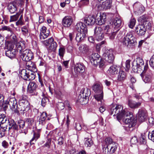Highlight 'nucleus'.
I'll use <instances>...</instances> for the list:
<instances>
[{"mask_svg": "<svg viewBox=\"0 0 154 154\" xmlns=\"http://www.w3.org/2000/svg\"><path fill=\"white\" fill-rule=\"evenodd\" d=\"M80 52L83 54H87L89 51V47L85 44L82 45L79 47Z\"/></svg>", "mask_w": 154, "mask_h": 154, "instance_id": "obj_32", "label": "nucleus"}, {"mask_svg": "<svg viewBox=\"0 0 154 154\" xmlns=\"http://www.w3.org/2000/svg\"><path fill=\"white\" fill-rule=\"evenodd\" d=\"M21 14V13L19 12L17 13L16 15L11 16L9 20L10 22L17 20Z\"/></svg>", "mask_w": 154, "mask_h": 154, "instance_id": "obj_46", "label": "nucleus"}, {"mask_svg": "<svg viewBox=\"0 0 154 154\" xmlns=\"http://www.w3.org/2000/svg\"><path fill=\"white\" fill-rule=\"evenodd\" d=\"M8 9L11 14L15 13L17 10V7H16L13 2L8 4Z\"/></svg>", "mask_w": 154, "mask_h": 154, "instance_id": "obj_33", "label": "nucleus"}, {"mask_svg": "<svg viewBox=\"0 0 154 154\" xmlns=\"http://www.w3.org/2000/svg\"><path fill=\"white\" fill-rule=\"evenodd\" d=\"M138 140L136 137H133L131 140V142L132 144H136L138 142Z\"/></svg>", "mask_w": 154, "mask_h": 154, "instance_id": "obj_60", "label": "nucleus"}, {"mask_svg": "<svg viewBox=\"0 0 154 154\" xmlns=\"http://www.w3.org/2000/svg\"><path fill=\"white\" fill-rule=\"evenodd\" d=\"M92 88L97 93L94 96L95 99L98 101H100L101 103L103 97L102 86L98 83H96L93 86Z\"/></svg>", "mask_w": 154, "mask_h": 154, "instance_id": "obj_5", "label": "nucleus"}, {"mask_svg": "<svg viewBox=\"0 0 154 154\" xmlns=\"http://www.w3.org/2000/svg\"><path fill=\"white\" fill-rule=\"evenodd\" d=\"M25 121L22 120H19L18 122L20 129L23 133L25 132L24 130L25 128Z\"/></svg>", "mask_w": 154, "mask_h": 154, "instance_id": "obj_41", "label": "nucleus"}, {"mask_svg": "<svg viewBox=\"0 0 154 154\" xmlns=\"http://www.w3.org/2000/svg\"><path fill=\"white\" fill-rule=\"evenodd\" d=\"M55 94L56 97L59 98H60L62 95L61 92L59 90H55Z\"/></svg>", "mask_w": 154, "mask_h": 154, "instance_id": "obj_59", "label": "nucleus"}, {"mask_svg": "<svg viewBox=\"0 0 154 154\" xmlns=\"http://www.w3.org/2000/svg\"><path fill=\"white\" fill-rule=\"evenodd\" d=\"M115 107L117 112L116 118L119 121L125 117V116H128L130 114L129 112L126 111L125 110H123V107L121 105H117Z\"/></svg>", "mask_w": 154, "mask_h": 154, "instance_id": "obj_6", "label": "nucleus"}, {"mask_svg": "<svg viewBox=\"0 0 154 154\" xmlns=\"http://www.w3.org/2000/svg\"><path fill=\"white\" fill-rule=\"evenodd\" d=\"M113 24L115 26V28H118L121 26L122 20L120 18L116 17L114 20Z\"/></svg>", "mask_w": 154, "mask_h": 154, "instance_id": "obj_38", "label": "nucleus"}, {"mask_svg": "<svg viewBox=\"0 0 154 154\" xmlns=\"http://www.w3.org/2000/svg\"><path fill=\"white\" fill-rule=\"evenodd\" d=\"M117 67L114 65L110 67L107 71V72L110 75H114L116 74L118 72Z\"/></svg>", "mask_w": 154, "mask_h": 154, "instance_id": "obj_35", "label": "nucleus"}, {"mask_svg": "<svg viewBox=\"0 0 154 154\" xmlns=\"http://www.w3.org/2000/svg\"><path fill=\"white\" fill-rule=\"evenodd\" d=\"M43 44L47 46L49 50L51 51H55L57 47L56 42L54 41V39L51 38L48 40L42 41Z\"/></svg>", "mask_w": 154, "mask_h": 154, "instance_id": "obj_8", "label": "nucleus"}, {"mask_svg": "<svg viewBox=\"0 0 154 154\" xmlns=\"http://www.w3.org/2000/svg\"><path fill=\"white\" fill-rule=\"evenodd\" d=\"M35 78V75L34 73L31 71V73L29 72V75L28 76V80H32Z\"/></svg>", "mask_w": 154, "mask_h": 154, "instance_id": "obj_57", "label": "nucleus"}, {"mask_svg": "<svg viewBox=\"0 0 154 154\" xmlns=\"http://www.w3.org/2000/svg\"><path fill=\"white\" fill-rule=\"evenodd\" d=\"M0 127L4 131H6L8 128L9 126L6 125V124H1L0 123Z\"/></svg>", "mask_w": 154, "mask_h": 154, "instance_id": "obj_62", "label": "nucleus"}, {"mask_svg": "<svg viewBox=\"0 0 154 154\" xmlns=\"http://www.w3.org/2000/svg\"><path fill=\"white\" fill-rule=\"evenodd\" d=\"M75 28L78 32H87V29L85 25L82 22L77 23L75 26Z\"/></svg>", "mask_w": 154, "mask_h": 154, "instance_id": "obj_24", "label": "nucleus"}, {"mask_svg": "<svg viewBox=\"0 0 154 154\" xmlns=\"http://www.w3.org/2000/svg\"><path fill=\"white\" fill-rule=\"evenodd\" d=\"M20 54L22 60L25 61L30 60L33 57V54L31 51L29 50L26 49Z\"/></svg>", "mask_w": 154, "mask_h": 154, "instance_id": "obj_9", "label": "nucleus"}, {"mask_svg": "<svg viewBox=\"0 0 154 154\" xmlns=\"http://www.w3.org/2000/svg\"><path fill=\"white\" fill-rule=\"evenodd\" d=\"M47 117V113L45 112H43L41 115L39 119V122L40 124L43 125L45 122V120Z\"/></svg>", "mask_w": 154, "mask_h": 154, "instance_id": "obj_39", "label": "nucleus"}, {"mask_svg": "<svg viewBox=\"0 0 154 154\" xmlns=\"http://www.w3.org/2000/svg\"><path fill=\"white\" fill-rule=\"evenodd\" d=\"M90 94V91L88 88H82L78 97V101L82 104H86L89 99V96Z\"/></svg>", "mask_w": 154, "mask_h": 154, "instance_id": "obj_3", "label": "nucleus"}, {"mask_svg": "<svg viewBox=\"0 0 154 154\" xmlns=\"http://www.w3.org/2000/svg\"><path fill=\"white\" fill-rule=\"evenodd\" d=\"M125 77V75L124 71L120 70L117 77V80L119 81L124 80Z\"/></svg>", "mask_w": 154, "mask_h": 154, "instance_id": "obj_42", "label": "nucleus"}, {"mask_svg": "<svg viewBox=\"0 0 154 154\" xmlns=\"http://www.w3.org/2000/svg\"><path fill=\"white\" fill-rule=\"evenodd\" d=\"M84 145L86 147H90L93 144L92 139L88 137H85L84 140Z\"/></svg>", "mask_w": 154, "mask_h": 154, "instance_id": "obj_37", "label": "nucleus"}, {"mask_svg": "<svg viewBox=\"0 0 154 154\" xmlns=\"http://www.w3.org/2000/svg\"><path fill=\"white\" fill-rule=\"evenodd\" d=\"M87 32H78L75 34V39L78 42L83 41L85 38Z\"/></svg>", "mask_w": 154, "mask_h": 154, "instance_id": "obj_22", "label": "nucleus"}, {"mask_svg": "<svg viewBox=\"0 0 154 154\" xmlns=\"http://www.w3.org/2000/svg\"><path fill=\"white\" fill-rule=\"evenodd\" d=\"M40 130L39 129L38 130L37 132H34L33 137L30 141V143L31 145L34 144V143L32 142L33 141L35 140V141H36L39 137L40 136Z\"/></svg>", "mask_w": 154, "mask_h": 154, "instance_id": "obj_36", "label": "nucleus"}, {"mask_svg": "<svg viewBox=\"0 0 154 154\" xmlns=\"http://www.w3.org/2000/svg\"><path fill=\"white\" fill-rule=\"evenodd\" d=\"M37 87V85L35 82H30L28 86L27 92L32 95H37L38 93L36 92Z\"/></svg>", "mask_w": 154, "mask_h": 154, "instance_id": "obj_10", "label": "nucleus"}, {"mask_svg": "<svg viewBox=\"0 0 154 154\" xmlns=\"http://www.w3.org/2000/svg\"><path fill=\"white\" fill-rule=\"evenodd\" d=\"M8 104L10 108L15 112L17 105L16 99L14 97L10 98L8 101Z\"/></svg>", "mask_w": 154, "mask_h": 154, "instance_id": "obj_26", "label": "nucleus"}, {"mask_svg": "<svg viewBox=\"0 0 154 154\" xmlns=\"http://www.w3.org/2000/svg\"><path fill=\"white\" fill-rule=\"evenodd\" d=\"M104 33L106 34H109L112 32L111 29L108 25L106 26L103 28Z\"/></svg>", "mask_w": 154, "mask_h": 154, "instance_id": "obj_53", "label": "nucleus"}, {"mask_svg": "<svg viewBox=\"0 0 154 154\" xmlns=\"http://www.w3.org/2000/svg\"><path fill=\"white\" fill-rule=\"evenodd\" d=\"M8 122L9 126L8 131H10L11 130H17L18 126L14 120L11 119L8 120Z\"/></svg>", "mask_w": 154, "mask_h": 154, "instance_id": "obj_25", "label": "nucleus"}, {"mask_svg": "<svg viewBox=\"0 0 154 154\" xmlns=\"http://www.w3.org/2000/svg\"><path fill=\"white\" fill-rule=\"evenodd\" d=\"M148 137L149 139L154 142V130L151 133H149L148 135Z\"/></svg>", "mask_w": 154, "mask_h": 154, "instance_id": "obj_58", "label": "nucleus"}, {"mask_svg": "<svg viewBox=\"0 0 154 154\" xmlns=\"http://www.w3.org/2000/svg\"><path fill=\"white\" fill-rule=\"evenodd\" d=\"M128 105L131 108H137L140 106L141 104L140 102L134 103L132 100H128Z\"/></svg>", "mask_w": 154, "mask_h": 154, "instance_id": "obj_34", "label": "nucleus"}, {"mask_svg": "<svg viewBox=\"0 0 154 154\" xmlns=\"http://www.w3.org/2000/svg\"><path fill=\"white\" fill-rule=\"evenodd\" d=\"M133 7L135 13L137 15L141 14L145 10L144 7L139 2L134 3Z\"/></svg>", "mask_w": 154, "mask_h": 154, "instance_id": "obj_11", "label": "nucleus"}, {"mask_svg": "<svg viewBox=\"0 0 154 154\" xmlns=\"http://www.w3.org/2000/svg\"><path fill=\"white\" fill-rule=\"evenodd\" d=\"M74 71L77 74L83 73L85 71V66L82 63L76 64L74 67Z\"/></svg>", "mask_w": 154, "mask_h": 154, "instance_id": "obj_27", "label": "nucleus"}, {"mask_svg": "<svg viewBox=\"0 0 154 154\" xmlns=\"http://www.w3.org/2000/svg\"><path fill=\"white\" fill-rule=\"evenodd\" d=\"M122 119L123 120V122L127 125L126 127H128L130 128L134 126L136 122V120L131 114V112L128 116H125V117Z\"/></svg>", "mask_w": 154, "mask_h": 154, "instance_id": "obj_7", "label": "nucleus"}, {"mask_svg": "<svg viewBox=\"0 0 154 154\" xmlns=\"http://www.w3.org/2000/svg\"><path fill=\"white\" fill-rule=\"evenodd\" d=\"M19 104L28 106L29 103L27 100L24 97H23L19 100Z\"/></svg>", "mask_w": 154, "mask_h": 154, "instance_id": "obj_49", "label": "nucleus"}, {"mask_svg": "<svg viewBox=\"0 0 154 154\" xmlns=\"http://www.w3.org/2000/svg\"><path fill=\"white\" fill-rule=\"evenodd\" d=\"M113 53V51L112 50H108L106 51L104 54L103 57L105 61L110 63H113L114 57Z\"/></svg>", "mask_w": 154, "mask_h": 154, "instance_id": "obj_12", "label": "nucleus"}, {"mask_svg": "<svg viewBox=\"0 0 154 154\" xmlns=\"http://www.w3.org/2000/svg\"><path fill=\"white\" fill-rule=\"evenodd\" d=\"M17 109H16L15 112H19L20 111L24 112L26 110V108H28V106L19 104L18 106V105H17Z\"/></svg>", "mask_w": 154, "mask_h": 154, "instance_id": "obj_40", "label": "nucleus"}, {"mask_svg": "<svg viewBox=\"0 0 154 154\" xmlns=\"http://www.w3.org/2000/svg\"><path fill=\"white\" fill-rule=\"evenodd\" d=\"M147 115V112L146 110L141 109H139L137 115L139 121L141 122L144 121Z\"/></svg>", "mask_w": 154, "mask_h": 154, "instance_id": "obj_15", "label": "nucleus"}, {"mask_svg": "<svg viewBox=\"0 0 154 154\" xmlns=\"http://www.w3.org/2000/svg\"><path fill=\"white\" fill-rule=\"evenodd\" d=\"M16 47L17 50L19 51L20 53L22 52L25 48V42L24 41H20L17 42Z\"/></svg>", "mask_w": 154, "mask_h": 154, "instance_id": "obj_29", "label": "nucleus"}, {"mask_svg": "<svg viewBox=\"0 0 154 154\" xmlns=\"http://www.w3.org/2000/svg\"><path fill=\"white\" fill-rule=\"evenodd\" d=\"M21 31L23 35H27L29 33V28L26 26H24L21 28Z\"/></svg>", "mask_w": 154, "mask_h": 154, "instance_id": "obj_50", "label": "nucleus"}, {"mask_svg": "<svg viewBox=\"0 0 154 154\" xmlns=\"http://www.w3.org/2000/svg\"><path fill=\"white\" fill-rule=\"evenodd\" d=\"M2 31L7 30L8 31L11 32L12 31L11 29L8 26H4L2 27Z\"/></svg>", "mask_w": 154, "mask_h": 154, "instance_id": "obj_63", "label": "nucleus"}, {"mask_svg": "<svg viewBox=\"0 0 154 154\" xmlns=\"http://www.w3.org/2000/svg\"><path fill=\"white\" fill-rule=\"evenodd\" d=\"M136 23V20L134 18L131 19L130 21V24L129 26L130 28L132 29L135 26Z\"/></svg>", "mask_w": 154, "mask_h": 154, "instance_id": "obj_55", "label": "nucleus"}, {"mask_svg": "<svg viewBox=\"0 0 154 154\" xmlns=\"http://www.w3.org/2000/svg\"><path fill=\"white\" fill-rule=\"evenodd\" d=\"M138 21H140L141 25H147L148 28L149 27L150 24L148 20V19L146 15H143L138 19Z\"/></svg>", "mask_w": 154, "mask_h": 154, "instance_id": "obj_28", "label": "nucleus"}, {"mask_svg": "<svg viewBox=\"0 0 154 154\" xmlns=\"http://www.w3.org/2000/svg\"><path fill=\"white\" fill-rule=\"evenodd\" d=\"M29 72L31 73V71L29 69H23L20 72V75L23 79L27 80L29 75Z\"/></svg>", "mask_w": 154, "mask_h": 154, "instance_id": "obj_30", "label": "nucleus"}, {"mask_svg": "<svg viewBox=\"0 0 154 154\" xmlns=\"http://www.w3.org/2000/svg\"><path fill=\"white\" fill-rule=\"evenodd\" d=\"M119 30V29H118L116 31H113V32H110V33L108 34V36L110 39L111 40H113L114 39L115 36L116 34V33Z\"/></svg>", "mask_w": 154, "mask_h": 154, "instance_id": "obj_52", "label": "nucleus"}, {"mask_svg": "<svg viewBox=\"0 0 154 154\" xmlns=\"http://www.w3.org/2000/svg\"><path fill=\"white\" fill-rule=\"evenodd\" d=\"M44 94L42 93V96L43 97L42 99L41 103L43 107H45L47 104V102H48V99L46 97H44Z\"/></svg>", "mask_w": 154, "mask_h": 154, "instance_id": "obj_48", "label": "nucleus"}, {"mask_svg": "<svg viewBox=\"0 0 154 154\" xmlns=\"http://www.w3.org/2000/svg\"><path fill=\"white\" fill-rule=\"evenodd\" d=\"M13 2L16 7H17V9H18L19 8V12L20 13H22L24 10L23 6L24 4L25 0H15Z\"/></svg>", "mask_w": 154, "mask_h": 154, "instance_id": "obj_21", "label": "nucleus"}, {"mask_svg": "<svg viewBox=\"0 0 154 154\" xmlns=\"http://www.w3.org/2000/svg\"><path fill=\"white\" fill-rule=\"evenodd\" d=\"M99 63V66L100 68H103L106 65V63L105 60H100V61L98 62Z\"/></svg>", "mask_w": 154, "mask_h": 154, "instance_id": "obj_54", "label": "nucleus"}, {"mask_svg": "<svg viewBox=\"0 0 154 154\" xmlns=\"http://www.w3.org/2000/svg\"><path fill=\"white\" fill-rule=\"evenodd\" d=\"M110 114L112 115L113 116H117V112L116 107H112L110 110Z\"/></svg>", "mask_w": 154, "mask_h": 154, "instance_id": "obj_56", "label": "nucleus"}, {"mask_svg": "<svg viewBox=\"0 0 154 154\" xmlns=\"http://www.w3.org/2000/svg\"><path fill=\"white\" fill-rule=\"evenodd\" d=\"M105 14L97 13L96 16L95 22L97 24L102 25L104 24L106 21Z\"/></svg>", "mask_w": 154, "mask_h": 154, "instance_id": "obj_14", "label": "nucleus"}, {"mask_svg": "<svg viewBox=\"0 0 154 154\" xmlns=\"http://www.w3.org/2000/svg\"><path fill=\"white\" fill-rule=\"evenodd\" d=\"M94 35L98 39L102 40L104 37L102 29L100 27H96L94 29Z\"/></svg>", "mask_w": 154, "mask_h": 154, "instance_id": "obj_19", "label": "nucleus"}, {"mask_svg": "<svg viewBox=\"0 0 154 154\" xmlns=\"http://www.w3.org/2000/svg\"><path fill=\"white\" fill-rule=\"evenodd\" d=\"M65 52V49L64 48H60L59 49V54L61 58L63 57Z\"/></svg>", "mask_w": 154, "mask_h": 154, "instance_id": "obj_51", "label": "nucleus"}, {"mask_svg": "<svg viewBox=\"0 0 154 154\" xmlns=\"http://www.w3.org/2000/svg\"><path fill=\"white\" fill-rule=\"evenodd\" d=\"M111 6V3L109 1H107L103 2L102 4V7L104 10L109 9Z\"/></svg>", "mask_w": 154, "mask_h": 154, "instance_id": "obj_44", "label": "nucleus"}, {"mask_svg": "<svg viewBox=\"0 0 154 154\" xmlns=\"http://www.w3.org/2000/svg\"><path fill=\"white\" fill-rule=\"evenodd\" d=\"M149 63L151 66L154 67V54L150 58Z\"/></svg>", "mask_w": 154, "mask_h": 154, "instance_id": "obj_61", "label": "nucleus"}, {"mask_svg": "<svg viewBox=\"0 0 154 154\" xmlns=\"http://www.w3.org/2000/svg\"><path fill=\"white\" fill-rule=\"evenodd\" d=\"M100 55L97 53L92 54L90 56V60L91 64L94 66H97L99 61Z\"/></svg>", "mask_w": 154, "mask_h": 154, "instance_id": "obj_20", "label": "nucleus"}, {"mask_svg": "<svg viewBox=\"0 0 154 154\" xmlns=\"http://www.w3.org/2000/svg\"><path fill=\"white\" fill-rule=\"evenodd\" d=\"M147 28H149L147 25H139L135 28V31L139 35H143L145 34Z\"/></svg>", "mask_w": 154, "mask_h": 154, "instance_id": "obj_17", "label": "nucleus"}, {"mask_svg": "<svg viewBox=\"0 0 154 154\" xmlns=\"http://www.w3.org/2000/svg\"><path fill=\"white\" fill-rule=\"evenodd\" d=\"M136 38L131 32L125 35L121 40V42L125 46L128 47L129 44H132L136 42Z\"/></svg>", "mask_w": 154, "mask_h": 154, "instance_id": "obj_4", "label": "nucleus"}, {"mask_svg": "<svg viewBox=\"0 0 154 154\" xmlns=\"http://www.w3.org/2000/svg\"><path fill=\"white\" fill-rule=\"evenodd\" d=\"M73 22V19L72 16H66L63 19L62 24L64 27H68L72 24Z\"/></svg>", "mask_w": 154, "mask_h": 154, "instance_id": "obj_16", "label": "nucleus"}, {"mask_svg": "<svg viewBox=\"0 0 154 154\" xmlns=\"http://www.w3.org/2000/svg\"><path fill=\"white\" fill-rule=\"evenodd\" d=\"M143 71L140 74L143 81L146 83H149L151 82L152 80V74L151 71L148 69L144 73Z\"/></svg>", "mask_w": 154, "mask_h": 154, "instance_id": "obj_13", "label": "nucleus"}, {"mask_svg": "<svg viewBox=\"0 0 154 154\" xmlns=\"http://www.w3.org/2000/svg\"><path fill=\"white\" fill-rule=\"evenodd\" d=\"M17 51L16 50H7L5 51L6 55L10 58H14L16 55Z\"/></svg>", "mask_w": 154, "mask_h": 154, "instance_id": "obj_31", "label": "nucleus"}, {"mask_svg": "<svg viewBox=\"0 0 154 154\" xmlns=\"http://www.w3.org/2000/svg\"><path fill=\"white\" fill-rule=\"evenodd\" d=\"M80 2L83 5H87L89 3V0H81Z\"/></svg>", "mask_w": 154, "mask_h": 154, "instance_id": "obj_64", "label": "nucleus"}, {"mask_svg": "<svg viewBox=\"0 0 154 154\" xmlns=\"http://www.w3.org/2000/svg\"><path fill=\"white\" fill-rule=\"evenodd\" d=\"M84 23L88 25H92L95 23V19L93 15H89L85 17L84 18Z\"/></svg>", "mask_w": 154, "mask_h": 154, "instance_id": "obj_23", "label": "nucleus"}, {"mask_svg": "<svg viewBox=\"0 0 154 154\" xmlns=\"http://www.w3.org/2000/svg\"><path fill=\"white\" fill-rule=\"evenodd\" d=\"M144 64L143 60L140 57H138L137 58L136 61L134 60L133 62L132 70L134 72L140 73L143 69V73H144L148 69V66L147 65L144 66Z\"/></svg>", "mask_w": 154, "mask_h": 154, "instance_id": "obj_1", "label": "nucleus"}, {"mask_svg": "<svg viewBox=\"0 0 154 154\" xmlns=\"http://www.w3.org/2000/svg\"><path fill=\"white\" fill-rule=\"evenodd\" d=\"M14 45L12 43L8 42L6 43L5 48L8 50H15L14 49Z\"/></svg>", "mask_w": 154, "mask_h": 154, "instance_id": "obj_45", "label": "nucleus"}, {"mask_svg": "<svg viewBox=\"0 0 154 154\" xmlns=\"http://www.w3.org/2000/svg\"><path fill=\"white\" fill-rule=\"evenodd\" d=\"M106 146L103 148V152L105 154H111L113 153L116 150L118 144L113 142L110 137H107L105 140Z\"/></svg>", "mask_w": 154, "mask_h": 154, "instance_id": "obj_2", "label": "nucleus"}, {"mask_svg": "<svg viewBox=\"0 0 154 154\" xmlns=\"http://www.w3.org/2000/svg\"><path fill=\"white\" fill-rule=\"evenodd\" d=\"M27 62L26 64V69H29L30 71L33 70V68H35L33 65L32 63V62L30 61H26Z\"/></svg>", "mask_w": 154, "mask_h": 154, "instance_id": "obj_47", "label": "nucleus"}, {"mask_svg": "<svg viewBox=\"0 0 154 154\" xmlns=\"http://www.w3.org/2000/svg\"><path fill=\"white\" fill-rule=\"evenodd\" d=\"M8 120L4 114H0V123L1 124H6L8 122Z\"/></svg>", "mask_w": 154, "mask_h": 154, "instance_id": "obj_43", "label": "nucleus"}, {"mask_svg": "<svg viewBox=\"0 0 154 154\" xmlns=\"http://www.w3.org/2000/svg\"><path fill=\"white\" fill-rule=\"evenodd\" d=\"M40 32L39 35L40 38L41 40H44L47 38L49 35L50 31L47 30L45 26H43L40 29Z\"/></svg>", "mask_w": 154, "mask_h": 154, "instance_id": "obj_18", "label": "nucleus"}]
</instances>
